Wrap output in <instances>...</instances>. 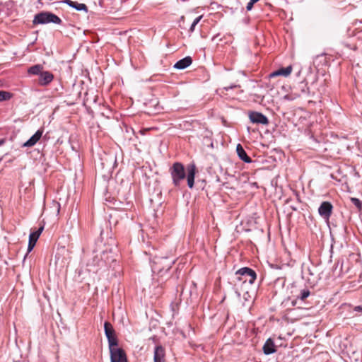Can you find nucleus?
Instances as JSON below:
<instances>
[{
    "mask_svg": "<svg viewBox=\"0 0 362 362\" xmlns=\"http://www.w3.org/2000/svg\"><path fill=\"white\" fill-rule=\"evenodd\" d=\"M175 186H179L180 182L186 177V173L184 165L179 162L173 163L169 170Z\"/></svg>",
    "mask_w": 362,
    "mask_h": 362,
    "instance_id": "obj_1",
    "label": "nucleus"
},
{
    "mask_svg": "<svg viewBox=\"0 0 362 362\" xmlns=\"http://www.w3.org/2000/svg\"><path fill=\"white\" fill-rule=\"evenodd\" d=\"M235 276L238 281L244 284L248 282L250 284H252L257 278L255 272L248 267L240 269L235 272Z\"/></svg>",
    "mask_w": 362,
    "mask_h": 362,
    "instance_id": "obj_2",
    "label": "nucleus"
},
{
    "mask_svg": "<svg viewBox=\"0 0 362 362\" xmlns=\"http://www.w3.org/2000/svg\"><path fill=\"white\" fill-rule=\"evenodd\" d=\"M33 24H45L48 23H54L60 24L62 20L55 14L48 12H42L35 15L33 21Z\"/></svg>",
    "mask_w": 362,
    "mask_h": 362,
    "instance_id": "obj_3",
    "label": "nucleus"
},
{
    "mask_svg": "<svg viewBox=\"0 0 362 362\" xmlns=\"http://www.w3.org/2000/svg\"><path fill=\"white\" fill-rule=\"evenodd\" d=\"M111 362H128L125 351L118 345L109 346Z\"/></svg>",
    "mask_w": 362,
    "mask_h": 362,
    "instance_id": "obj_4",
    "label": "nucleus"
},
{
    "mask_svg": "<svg viewBox=\"0 0 362 362\" xmlns=\"http://www.w3.org/2000/svg\"><path fill=\"white\" fill-rule=\"evenodd\" d=\"M104 328L109 346L118 345V339L112 324L110 322H105Z\"/></svg>",
    "mask_w": 362,
    "mask_h": 362,
    "instance_id": "obj_5",
    "label": "nucleus"
},
{
    "mask_svg": "<svg viewBox=\"0 0 362 362\" xmlns=\"http://www.w3.org/2000/svg\"><path fill=\"white\" fill-rule=\"evenodd\" d=\"M333 206L329 202H323L318 209L319 214L326 220H329L332 213Z\"/></svg>",
    "mask_w": 362,
    "mask_h": 362,
    "instance_id": "obj_6",
    "label": "nucleus"
},
{
    "mask_svg": "<svg viewBox=\"0 0 362 362\" xmlns=\"http://www.w3.org/2000/svg\"><path fill=\"white\" fill-rule=\"evenodd\" d=\"M249 118L252 123L268 124L269 119L262 113L258 112H251L249 114Z\"/></svg>",
    "mask_w": 362,
    "mask_h": 362,
    "instance_id": "obj_7",
    "label": "nucleus"
},
{
    "mask_svg": "<svg viewBox=\"0 0 362 362\" xmlns=\"http://www.w3.org/2000/svg\"><path fill=\"white\" fill-rule=\"evenodd\" d=\"M54 79V75L49 71H42L39 76L38 83L42 86L49 85Z\"/></svg>",
    "mask_w": 362,
    "mask_h": 362,
    "instance_id": "obj_8",
    "label": "nucleus"
},
{
    "mask_svg": "<svg viewBox=\"0 0 362 362\" xmlns=\"http://www.w3.org/2000/svg\"><path fill=\"white\" fill-rule=\"evenodd\" d=\"M293 71V67L291 65L288 66L287 67H282L279 69L278 70H276L271 74H269V78H274L276 76H284V77H288L290 76Z\"/></svg>",
    "mask_w": 362,
    "mask_h": 362,
    "instance_id": "obj_9",
    "label": "nucleus"
},
{
    "mask_svg": "<svg viewBox=\"0 0 362 362\" xmlns=\"http://www.w3.org/2000/svg\"><path fill=\"white\" fill-rule=\"evenodd\" d=\"M43 229H44V228H43V226H42L40 228H38V230L30 233V237H29V243H28V252H30L35 247L36 242H37V239L39 238Z\"/></svg>",
    "mask_w": 362,
    "mask_h": 362,
    "instance_id": "obj_10",
    "label": "nucleus"
},
{
    "mask_svg": "<svg viewBox=\"0 0 362 362\" xmlns=\"http://www.w3.org/2000/svg\"><path fill=\"white\" fill-rule=\"evenodd\" d=\"M153 361L165 362V349L160 345L156 346L155 347Z\"/></svg>",
    "mask_w": 362,
    "mask_h": 362,
    "instance_id": "obj_11",
    "label": "nucleus"
},
{
    "mask_svg": "<svg viewBox=\"0 0 362 362\" xmlns=\"http://www.w3.org/2000/svg\"><path fill=\"white\" fill-rule=\"evenodd\" d=\"M196 170L197 169L194 164L189 165L187 168V185L189 188H192L194 187Z\"/></svg>",
    "mask_w": 362,
    "mask_h": 362,
    "instance_id": "obj_12",
    "label": "nucleus"
},
{
    "mask_svg": "<svg viewBox=\"0 0 362 362\" xmlns=\"http://www.w3.org/2000/svg\"><path fill=\"white\" fill-rule=\"evenodd\" d=\"M43 129H38L25 143H24L23 146L25 147H31L37 144V142L40 139L42 134Z\"/></svg>",
    "mask_w": 362,
    "mask_h": 362,
    "instance_id": "obj_13",
    "label": "nucleus"
},
{
    "mask_svg": "<svg viewBox=\"0 0 362 362\" xmlns=\"http://www.w3.org/2000/svg\"><path fill=\"white\" fill-rule=\"evenodd\" d=\"M276 347L274 341L268 339L263 346V351L265 354L269 355L276 352Z\"/></svg>",
    "mask_w": 362,
    "mask_h": 362,
    "instance_id": "obj_14",
    "label": "nucleus"
},
{
    "mask_svg": "<svg viewBox=\"0 0 362 362\" xmlns=\"http://www.w3.org/2000/svg\"><path fill=\"white\" fill-rule=\"evenodd\" d=\"M236 151L239 158L245 163H250L252 159L247 156L242 145L238 144L236 146Z\"/></svg>",
    "mask_w": 362,
    "mask_h": 362,
    "instance_id": "obj_15",
    "label": "nucleus"
},
{
    "mask_svg": "<svg viewBox=\"0 0 362 362\" xmlns=\"http://www.w3.org/2000/svg\"><path fill=\"white\" fill-rule=\"evenodd\" d=\"M192 62V59L190 57H186L177 62L175 63L174 67L177 69H184L188 67Z\"/></svg>",
    "mask_w": 362,
    "mask_h": 362,
    "instance_id": "obj_16",
    "label": "nucleus"
},
{
    "mask_svg": "<svg viewBox=\"0 0 362 362\" xmlns=\"http://www.w3.org/2000/svg\"><path fill=\"white\" fill-rule=\"evenodd\" d=\"M64 3L68 4L71 7L76 8L78 11H88V8L84 4H79L76 1H73L71 0H65L64 1Z\"/></svg>",
    "mask_w": 362,
    "mask_h": 362,
    "instance_id": "obj_17",
    "label": "nucleus"
},
{
    "mask_svg": "<svg viewBox=\"0 0 362 362\" xmlns=\"http://www.w3.org/2000/svg\"><path fill=\"white\" fill-rule=\"evenodd\" d=\"M43 71V66L41 64H36L33 66H30L28 72L30 74L33 75H40V74Z\"/></svg>",
    "mask_w": 362,
    "mask_h": 362,
    "instance_id": "obj_18",
    "label": "nucleus"
},
{
    "mask_svg": "<svg viewBox=\"0 0 362 362\" xmlns=\"http://www.w3.org/2000/svg\"><path fill=\"white\" fill-rule=\"evenodd\" d=\"M12 97L13 93L5 90H0V102L8 100Z\"/></svg>",
    "mask_w": 362,
    "mask_h": 362,
    "instance_id": "obj_19",
    "label": "nucleus"
},
{
    "mask_svg": "<svg viewBox=\"0 0 362 362\" xmlns=\"http://www.w3.org/2000/svg\"><path fill=\"white\" fill-rule=\"evenodd\" d=\"M310 294V292L308 289H303L300 291V293L298 298H299L302 300H305Z\"/></svg>",
    "mask_w": 362,
    "mask_h": 362,
    "instance_id": "obj_20",
    "label": "nucleus"
},
{
    "mask_svg": "<svg viewBox=\"0 0 362 362\" xmlns=\"http://www.w3.org/2000/svg\"><path fill=\"white\" fill-rule=\"evenodd\" d=\"M202 17V16H198L197 18H196L194 20V21H193V23H192V25H191V27H190V28H189V32H190V33H192V32L194 30V28H195V26H196V25L198 24V23L200 21V20H201Z\"/></svg>",
    "mask_w": 362,
    "mask_h": 362,
    "instance_id": "obj_21",
    "label": "nucleus"
},
{
    "mask_svg": "<svg viewBox=\"0 0 362 362\" xmlns=\"http://www.w3.org/2000/svg\"><path fill=\"white\" fill-rule=\"evenodd\" d=\"M352 203L358 208L361 209L362 206V202L357 198H351Z\"/></svg>",
    "mask_w": 362,
    "mask_h": 362,
    "instance_id": "obj_22",
    "label": "nucleus"
},
{
    "mask_svg": "<svg viewBox=\"0 0 362 362\" xmlns=\"http://www.w3.org/2000/svg\"><path fill=\"white\" fill-rule=\"evenodd\" d=\"M253 6H254V4H252V2L249 1V2L247 3V6H246V9H247V11H250V10H252V8H253Z\"/></svg>",
    "mask_w": 362,
    "mask_h": 362,
    "instance_id": "obj_23",
    "label": "nucleus"
},
{
    "mask_svg": "<svg viewBox=\"0 0 362 362\" xmlns=\"http://www.w3.org/2000/svg\"><path fill=\"white\" fill-rule=\"evenodd\" d=\"M354 310L357 312H362V306H356Z\"/></svg>",
    "mask_w": 362,
    "mask_h": 362,
    "instance_id": "obj_24",
    "label": "nucleus"
},
{
    "mask_svg": "<svg viewBox=\"0 0 362 362\" xmlns=\"http://www.w3.org/2000/svg\"><path fill=\"white\" fill-rule=\"evenodd\" d=\"M259 0H250V1L252 2L253 4L259 1Z\"/></svg>",
    "mask_w": 362,
    "mask_h": 362,
    "instance_id": "obj_25",
    "label": "nucleus"
},
{
    "mask_svg": "<svg viewBox=\"0 0 362 362\" xmlns=\"http://www.w3.org/2000/svg\"><path fill=\"white\" fill-rule=\"evenodd\" d=\"M296 300H293V301L292 302V304L294 305H296Z\"/></svg>",
    "mask_w": 362,
    "mask_h": 362,
    "instance_id": "obj_26",
    "label": "nucleus"
}]
</instances>
